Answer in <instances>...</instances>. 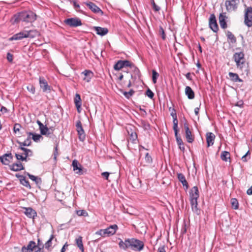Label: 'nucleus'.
Wrapping results in <instances>:
<instances>
[{
  "instance_id": "e433bc0d",
  "label": "nucleus",
  "mask_w": 252,
  "mask_h": 252,
  "mask_svg": "<svg viewBox=\"0 0 252 252\" xmlns=\"http://www.w3.org/2000/svg\"><path fill=\"white\" fill-rule=\"evenodd\" d=\"M175 118H173V129L175 132V134L177 135V133H178V120L177 116H174Z\"/></svg>"
},
{
  "instance_id": "69168bd1",
  "label": "nucleus",
  "mask_w": 252,
  "mask_h": 252,
  "mask_svg": "<svg viewBox=\"0 0 252 252\" xmlns=\"http://www.w3.org/2000/svg\"><path fill=\"white\" fill-rule=\"evenodd\" d=\"M103 178L106 180H108L109 176V173L107 172H104L101 174Z\"/></svg>"
},
{
  "instance_id": "bb28decb",
  "label": "nucleus",
  "mask_w": 252,
  "mask_h": 252,
  "mask_svg": "<svg viewBox=\"0 0 252 252\" xmlns=\"http://www.w3.org/2000/svg\"><path fill=\"white\" fill-rule=\"evenodd\" d=\"M178 179L179 181L182 183L183 186L186 187V189L189 188L188 183L186 179L185 176L182 173L178 174Z\"/></svg>"
},
{
  "instance_id": "6ab92c4d",
  "label": "nucleus",
  "mask_w": 252,
  "mask_h": 252,
  "mask_svg": "<svg viewBox=\"0 0 252 252\" xmlns=\"http://www.w3.org/2000/svg\"><path fill=\"white\" fill-rule=\"evenodd\" d=\"M93 28L97 34L101 36H104L107 34L108 32V30L107 28L94 27Z\"/></svg>"
},
{
  "instance_id": "3c124183",
  "label": "nucleus",
  "mask_w": 252,
  "mask_h": 252,
  "mask_svg": "<svg viewBox=\"0 0 252 252\" xmlns=\"http://www.w3.org/2000/svg\"><path fill=\"white\" fill-rule=\"evenodd\" d=\"M31 138L33 139V140L36 142H37L39 141L41 138H42V136L40 134L34 133L33 136L31 137Z\"/></svg>"
},
{
  "instance_id": "4c0bfd02",
  "label": "nucleus",
  "mask_w": 252,
  "mask_h": 252,
  "mask_svg": "<svg viewBox=\"0 0 252 252\" xmlns=\"http://www.w3.org/2000/svg\"><path fill=\"white\" fill-rule=\"evenodd\" d=\"M21 150L24 152L23 155H24L25 156L28 157L29 158V157H32L33 156V152L30 149L21 148Z\"/></svg>"
},
{
  "instance_id": "393cba45",
  "label": "nucleus",
  "mask_w": 252,
  "mask_h": 252,
  "mask_svg": "<svg viewBox=\"0 0 252 252\" xmlns=\"http://www.w3.org/2000/svg\"><path fill=\"white\" fill-rule=\"evenodd\" d=\"M74 103L77 108L78 112H80V108L82 105L80 95L78 94H76L74 97Z\"/></svg>"
},
{
  "instance_id": "49530a36",
  "label": "nucleus",
  "mask_w": 252,
  "mask_h": 252,
  "mask_svg": "<svg viewBox=\"0 0 252 252\" xmlns=\"http://www.w3.org/2000/svg\"><path fill=\"white\" fill-rule=\"evenodd\" d=\"M145 160L147 164H150L153 161V159L149 153H146L145 157Z\"/></svg>"
},
{
  "instance_id": "79ce46f5",
  "label": "nucleus",
  "mask_w": 252,
  "mask_h": 252,
  "mask_svg": "<svg viewBox=\"0 0 252 252\" xmlns=\"http://www.w3.org/2000/svg\"><path fill=\"white\" fill-rule=\"evenodd\" d=\"M231 203L232 207L234 209L236 210V209H238L239 203H238V201L237 199H236V198H232L231 199Z\"/></svg>"
},
{
  "instance_id": "f8f14e48",
  "label": "nucleus",
  "mask_w": 252,
  "mask_h": 252,
  "mask_svg": "<svg viewBox=\"0 0 252 252\" xmlns=\"http://www.w3.org/2000/svg\"><path fill=\"white\" fill-rule=\"evenodd\" d=\"M72 166L73 167V171H76V173L80 175L84 174V169L82 168V165L80 164L78 161L74 159L73 160L72 163Z\"/></svg>"
},
{
  "instance_id": "c85d7f7f",
  "label": "nucleus",
  "mask_w": 252,
  "mask_h": 252,
  "mask_svg": "<svg viewBox=\"0 0 252 252\" xmlns=\"http://www.w3.org/2000/svg\"><path fill=\"white\" fill-rule=\"evenodd\" d=\"M185 94L189 99H192L194 98V93L192 89L189 86H187L186 87Z\"/></svg>"
},
{
  "instance_id": "0eeeda50",
  "label": "nucleus",
  "mask_w": 252,
  "mask_h": 252,
  "mask_svg": "<svg viewBox=\"0 0 252 252\" xmlns=\"http://www.w3.org/2000/svg\"><path fill=\"white\" fill-rule=\"evenodd\" d=\"M64 23L71 28H75L82 25L81 20L77 17L66 19L64 20Z\"/></svg>"
},
{
  "instance_id": "c03bdc74",
  "label": "nucleus",
  "mask_w": 252,
  "mask_h": 252,
  "mask_svg": "<svg viewBox=\"0 0 252 252\" xmlns=\"http://www.w3.org/2000/svg\"><path fill=\"white\" fill-rule=\"evenodd\" d=\"M159 76V74L155 70H152V81L154 84L157 83V78Z\"/></svg>"
},
{
  "instance_id": "58836bf2",
  "label": "nucleus",
  "mask_w": 252,
  "mask_h": 252,
  "mask_svg": "<svg viewBox=\"0 0 252 252\" xmlns=\"http://www.w3.org/2000/svg\"><path fill=\"white\" fill-rule=\"evenodd\" d=\"M124 68L122 60H119L114 65V69L116 70H120Z\"/></svg>"
},
{
  "instance_id": "052dcab7",
  "label": "nucleus",
  "mask_w": 252,
  "mask_h": 252,
  "mask_svg": "<svg viewBox=\"0 0 252 252\" xmlns=\"http://www.w3.org/2000/svg\"><path fill=\"white\" fill-rule=\"evenodd\" d=\"M44 245L42 244L40 240L38 239L37 240V245H36V247H37L38 249H40V250H43Z\"/></svg>"
},
{
  "instance_id": "f3484780",
  "label": "nucleus",
  "mask_w": 252,
  "mask_h": 252,
  "mask_svg": "<svg viewBox=\"0 0 252 252\" xmlns=\"http://www.w3.org/2000/svg\"><path fill=\"white\" fill-rule=\"evenodd\" d=\"M36 247V245L35 242L31 241L29 242L27 246H23L22 248V252H32L33 249Z\"/></svg>"
},
{
  "instance_id": "5fc2aeb1",
  "label": "nucleus",
  "mask_w": 252,
  "mask_h": 252,
  "mask_svg": "<svg viewBox=\"0 0 252 252\" xmlns=\"http://www.w3.org/2000/svg\"><path fill=\"white\" fill-rule=\"evenodd\" d=\"M145 94L151 99H153L154 96V93L150 89H147Z\"/></svg>"
},
{
  "instance_id": "cd10ccee",
  "label": "nucleus",
  "mask_w": 252,
  "mask_h": 252,
  "mask_svg": "<svg viewBox=\"0 0 252 252\" xmlns=\"http://www.w3.org/2000/svg\"><path fill=\"white\" fill-rule=\"evenodd\" d=\"M130 68L133 72V74L131 75V78H134V79L137 78H139L140 77V73L138 68L135 66L134 64H133V66H132Z\"/></svg>"
},
{
  "instance_id": "a19ab883",
  "label": "nucleus",
  "mask_w": 252,
  "mask_h": 252,
  "mask_svg": "<svg viewBox=\"0 0 252 252\" xmlns=\"http://www.w3.org/2000/svg\"><path fill=\"white\" fill-rule=\"evenodd\" d=\"M251 158V152L250 151H248L241 158V160L244 162H246L250 159Z\"/></svg>"
},
{
  "instance_id": "f03ea898",
  "label": "nucleus",
  "mask_w": 252,
  "mask_h": 252,
  "mask_svg": "<svg viewBox=\"0 0 252 252\" xmlns=\"http://www.w3.org/2000/svg\"><path fill=\"white\" fill-rule=\"evenodd\" d=\"M36 19V15L32 11H23L14 15L13 17L14 22L18 23L20 21L26 22H33Z\"/></svg>"
},
{
  "instance_id": "4468645a",
  "label": "nucleus",
  "mask_w": 252,
  "mask_h": 252,
  "mask_svg": "<svg viewBox=\"0 0 252 252\" xmlns=\"http://www.w3.org/2000/svg\"><path fill=\"white\" fill-rule=\"evenodd\" d=\"M184 127L185 129L186 138L188 142L191 143L194 139V136L192 135L191 131L189 130V127L187 123H185Z\"/></svg>"
},
{
  "instance_id": "338daca9",
  "label": "nucleus",
  "mask_w": 252,
  "mask_h": 252,
  "mask_svg": "<svg viewBox=\"0 0 252 252\" xmlns=\"http://www.w3.org/2000/svg\"><path fill=\"white\" fill-rule=\"evenodd\" d=\"M158 252H166L165 246H163L158 248Z\"/></svg>"
},
{
  "instance_id": "7c9ffc66",
  "label": "nucleus",
  "mask_w": 252,
  "mask_h": 252,
  "mask_svg": "<svg viewBox=\"0 0 252 252\" xmlns=\"http://www.w3.org/2000/svg\"><path fill=\"white\" fill-rule=\"evenodd\" d=\"M25 32L27 37L34 38L39 34L38 32L36 30H30Z\"/></svg>"
},
{
  "instance_id": "c756f323",
  "label": "nucleus",
  "mask_w": 252,
  "mask_h": 252,
  "mask_svg": "<svg viewBox=\"0 0 252 252\" xmlns=\"http://www.w3.org/2000/svg\"><path fill=\"white\" fill-rule=\"evenodd\" d=\"M175 136L176 137L177 143L179 146V149L183 152H184L185 148L183 142L181 139V138L178 136V133H177V135L175 134Z\"/></svg>"
},
{
  "instance_id": "a878e982",
  "label": "nucleus",
  "mask_w": 252,
  "mask_h": 252,
  "mask_svg": "<svg viewBox=\"0 0 252 252\" xmlns=\"http://www.w3.org/2000/svg\"><path fill=\"white\" fill-rule=\"evenodd\" d=\"M228 75L231 81L234 82H242L243 81L239 77L238 74L233 72H229Z\"/></svg>"
},
{
  "instance_id": "bf43d9fd",
  "label": "nucleus",
  "mask_w": 252,
  "mask_h": 252,
  "mask_svg": "<svg viewBox=\"0 0 252 252\" xmlns=\"http://www.w3.org/2000/svg\"><path fill=\"white\" fill-rule=\"evenodd\" d=\"M17 143L19 145V147L18 148L19 149L21 150V148H25L24 146H28V144L24 142H20L18 140L17 141Z\"/></svg>"
},
{
  "instance_id": "09e8293b",
  "label": "nucleus",
  "mask_w": 252,
  "mask_h": 252,
  "mask_svg": "<svg viewBox=\"0 0 252 252\" xmlns=\"http://www.w3.org/2000/svg\"><path fill=\"white\" fill-rule=\"evenodd\" d=\"M122 63H123L124 68L126 67H129L131 68V67L133 66V64L128 60H122Z\"/></svg>"
},
{
  "instance_id": "aec40b11",
  "label": "nucleus",
  "mask_w": 252,
  "mask_h": 252,
  "mask_svg": "<svg viewBox=\"0 0 252 252\" xmlns=\"http://www.w3.org/2000/svg\"><path fill=\"white\" fill-rule=\"evenodd\" d=\"M9 168L11 170L14 171H19L24 169V167L23 164L19 161L10 165Z\"/></svg>"
},
{
  "instance_id": "9b49d317",
  "label": "nucleus",
  "mask_w": 252,
  "mask_h": 252,
  "mask_svg": "<svg viewBox=\"0 0 252 252\" xmlns=\"http://www.w3.org/2000/svg\"><path fill=\"white\" fill-rule=\"evenodd\" d=\"M127 132L130 136V139L132 142L134 143L137 138V135L135 131V128L132 126H129L126 128Z\"/></svg>"
},
{
  "instance_id": "de8ad7c7",
  "label": "nucleus",
  "mask_w": 252,
  "mask_h": 252,
  "mask_svg": "<svg viewBox=\"0 0 252 252\" xmlns=\"http://www.w3.org/2000/svg\"><path fill=\"white\" fill-rule=\"evenodd\" d=\"M27 90L32 93V94H34L35 92V89L34 86L32 84H29L27 86Z\"/></svg>"
},
{
  "instance_id": "864d4df0",
  "label": "nucleus",
  "mask_w": 252,
  "mask_h": 252,
  "mask_svg": "<svg viewBox=\"0 0 252 252\" xmlns=\"http://www.w3.org/2000/svg\"><path fill=\"white\" fill-rule=\"evenodd\" d=\"M58 143L56 144V146L54 148V159L55 161L57 160V157L58 155H59L58 152Z\"/></svg>"
},
{
  "instance_id": "0e129e2a",
  "label": "nucleus",
  "mask_w": 252,
  "mask_h": 252,
  "mask_svg": "<svg viewBox=\"0 0 252 252\" xmlns=\"http://www.w3.org/2000/svg\"><path fill=\"white\" fill-rule=\"evenodd\" d=\"M31 137H28L24 141L25 143L28 144V146H29L32 144Z\"/></svg>"
},
{
  "instance_id": "e2e57ef3",
  "label": "nucleus",
  "mask_w": 252,
  "mask_h": 252,
  "mask_svg": "<svg viewBox=\"0 0 252 252\" xmlns=\"http://www.w3.org/2000/svg\"><path fill=\"white\" fill-rule=\"evenodd\" d=\"M73 6H74V8H75V9L80 12H82V10L77 9L78 8L80 7V5L78 4H77L75 1H73Z\"/></svg>"
},
{
  "instance_id": "a18cd8bd",
  "label": "nucleus",
  "mask_w": 252,
  "mask_h": 252,
  "mask_svg": "<svg viewBox=\"0 0 252 252\" xmlns=\"http://www.w3.org/2000/svg\"><path fill=\"white\" fill-rule=\"evenodd\" d=\"M134 92L132 89H131L129 92H124L123 94L126 98L129 99L134 94Z\"/></svg>"
},
{
  "instance_id": "4d7b16f0",
  "label": "nucleus",
  "mask_w": 252,
  "mask_h": 252,
  "mask_svg": "<svg viewBox=\"0 0 252 252\" xmlns=\"http://www.w3.org/2000/svg\"><path fill=\"white\" fill-rule=\"evenodd\" d=\"M151 3L152 4V5H153V9L156 11V12H158V11L159 10H160V7L159 6H158L155 2L154 1V0H152V1H151Z\"/></svg>"
},
{
  "instance_id": "9d476101",
  "label": "nucleus",
  "mask_w": 252,
  "mask_h": 252,
  "mask_svg": "<svg viewBox=\"0 0 252 252\" xmlns=\"http://www.w3.org/2000/svg\"><path fill=\"white\" fill-rule=\"evenodd\" d=\"M13 156L11 153L5 154L0 156V161L4 165H9L13 159Z\"/></svg>"
},
{
  "instance_id": "b1692460",
  "label": "nucleus",
  "mask_w": 252,
  "mask_h": 252,
  "mask_svg": "<svg viewBox=\"0 0 252 252\" xmlns=\"http://www.w3.org/2000/svg\"><path fill=\"white\" fill-rule=\"evenodd\" d=\"M118 229V226L117 224H113L108 227L106 229L108 232V237L113 235L116 232V231Z\"/></svg>"
},
{
  "instance_id": "5701e85b",
  "label": "nucleus",
  "mask_w": 252,
  "mask_h": 252,
  "mask_svg": "<svg viewBox=\"0 0 252 252\" xmlns=\"http://www.w3.org/2000/svg\"><path fill=\"white\" fill-rule=\"evenodd\" d=\"M23 38H27L25 32H21L19 33L14 34L9 40L10 41L21 40Z\"/></svg>"
},
{
  "instance_id": "72a5a7b5",
  "label": "nucleus",
  "mask_w": 252,
  "mask_h": 252,
  "mask_svg": "<svg viewBox=\"0 0 252 252\" xmlns=\"http://www.w3.org/2000/svg\"><path fill=\"white\" fill-rule=\"evenodd\" d=\"M39 129L41 135L49 136L51 134V132L50 131V129L46 126H44L43 127H41Z\"/></svg>"
},
{
  "instance_id": "f704fd0d",
  "label": "nucleus",
  "mask_w": 252,
  "mask_h": 252,
  "mask_svg": "<svg viewBox=\"0 0 252 252\" xmlns=\"http://www.w3.org/2000/svg\"><path fill=\"white\" fill-rule=\"evenodd\" d=\"M29 178L32 180L34 181L36 184H40L41 183V179L40 178H38L34 175H31L29 173H26Z\"/></svg>"
},
{
  "instance_id": "2eb2a0df",
  "label": "nucleus",
  "mask_w": 252,
  "mask_h": 252,
  "mask_svg": "<svg viewBox=\"0 0 252 252\" xmlns=\"http://www.w3.org/2000/svg\"><path fill=\"white\" fill-rule=\"evenodd\" d=\"M85 4L94 13H99L103 15V12L96 5L92 2H86Z\"/></svg>"
},
{
  "instance_id": "dca6fc26",
  "label": "nucleus",
  "mask_w": 252,
  "mask_h": 252,
  "mask_svg": "<svg viewBox=\"0 0 252 252\" xmlns=\"http://www.w3.org/2000/svg\"><path fill=\"white\" fill-rule=\"evenodd\" d=\"M25 210L24 213L25 215L29 218L34 219L37 216L36 212L31 207H23Z\"/></svg>"
},
{
  "instance_id": "680f3d73",
  "label": "nucleus",
  "mask_w": 252,
  "mask_h": 252,
  "mask_svg": "<svg viewBox=\"0 0 252 252\" xmlns=\"http://www.w3.org/2000/svg\"><path fill=\"white\" fill-rule=\"evenodd\" d=\"M6 58L9 62L12 63L13 61V55L10 53H7Z\"/></svg>"
},
{
  "instance_id": "4be33fe9",
  "label": "nucleus",
  "mask_w": 252,
  "mask_h": 252,
  "mask_svg": "<svg viewBox=\"0 0 252 252\" xmlns=\"http://www.w3.org/2000/svg\"><path fill=\"white\" fill-rule=\"evenodd\" d=\"M82 74L84 75V77L83 79V80L87 82H89L94 76L93 72L90 70H85L82 72Z\"/></svg>"
},
{
  "instance_id": "473e14b6",
  "label": "nucleus",
  "mask_w": 252,
  "mask_h": 252,
  "mask_svg": "<svg viewBox=\"0 0 252 252\" xmlns=\"http://www.w3.org/2000/svg\"><path fill=\"white\" fill-rule=\"evenodd\" d=\"M76 244L82 252H84V249L82 243V237L79 236L75 239Z\"/></svg>"
},
{
  "instance_id": "2f4dec72",
  "label": "nucleus",
  "mask_w": 252,
  "mask_h": 252,
  "mask_svg": "<svg viewBox=\"0 0 252 252\" xmlns=\"http://www.w3.org/2000/svg\"><path fill=\"white\" fill-rule=\"evenodd\" d=\"M226 34L228 40H230L232 43L234 44L236 42V38L231 32L227 31Z\"/></svg>"
},
{
  "instance_id": "8fccbe9b",
  "label": "nucleus",
  "mask_w": 252,
  "mask_h": 252,
  "mask_svg": "<svg viewBox=\"0 0 252 252\" xmlns=\"http://www.w3.org/2000/svg\"><path fill=\"white\" fill-rule=\"evenodd\" d=\"M159 28V34L161 35L162 39L163 40H165L166 38V35L163 28L161 26H160Z\"/></svg>"
},
{
  "instance_id": "1a4fd4ad",
  "label": "nucleus",
  "mask_w": 252,
  "mask_h": 252,
  "mask_svg": "<svg viewBox=\"0 0 252 252\" xmlns=\"http://www.w3.org/2000/svg\"><path fill=\"white\" fill-rule=\"evenodd\" d=\"M209 28L214 32H217L219 27L217 22L216 16L214 14H211L209 19Z\"/></svg>"
},
{
  "instance_id": "39448f33",
  "label": "nucleus",
  "mask_w": 252,
  "mask_h": 252,
  "mask_svg": "<svg viewBox=\"0 0 252 252\" xmlns=\"http://www.w3.org/2000/svg\"><path fill=\"white\" fill-rule=\"evenodd\" d=\"M240 3V0H226L225 5L226 9L228 12L237 10Z\"/></svg>"
},
{
  "instance_id": "f257e3e1",
  "label": "nucleus",
  "mask_w": 252,
  "mask_h": 252,
  "mask_svg": "<svg viewBox=\"0 0 252 252\" xmlns=\"http://www.w3.org/2000/svg\"><path fill=\"white\" fill-rule=\"evenodd\" d=\"M119 247L124 250L131 249L135 251H140L144 248V243L135 238L126 239L124 241L121 240L119 243Z\"/></svg>"
},
{
  "instance_id": "6e6d98bb",
  "label": "nucleus",
  "mask_w": 252,
  "mask_h": 252,
  "mask_svg": "<svg viewBox=\"0 0 252 252\" xmlns=\"http://www.w3.org/2000/svg\"><path fill=\"white\" fill-rule=\"evenodd\" d=\"M21 127V125L19 124L16 123L14 125L13 127V131L15 133H16L17 131H19Z\"/></svg>"
},
{
  "instance_id": "7ed1b4c3",
  "label": "nucleus",
  "mask_w": 252,
  "mask_h": 252,
  "mask_svg": "<svg viewBox=\"0 0 252 252\" xmlns=\"http://www.w3.org/2000/svg\"><path fill=\"white\" fill-rule=\"evenodd\" d=\"M199 196L198 188L194 186L189 191L190 202L193 212L198 214L199 210L197 208V199Z\"/></svg>"
},
{
  "instance_id": "412c9836",
  "label": "nucleus",
  "mask_w": 252,
  "mask_h": 252,
  "mask_svg": "<svg viewBox=\"0 0 252 252\" xmlns=\"http://www.w3.org/2000/svg\"><path fill=\"white\" fill-rule=\"evenodd\" d=\"M215 135L212 132H207L206 133V141L207 147H209L214 144Z\"/></svg>"
},
{
  "instance_id": "603ef678",
  "label": "nucleus",
  "mask_w": 252,
  "mask_h": 252,
  "mask_svg": "<svg viewBox=\"0 0 252 252\" xmlns=\"http://www.w3.org/2000/svg\"><path fill=\"white\" fill-rule=\"evenodd\" d=\"M76 214L79 216H87L88 213L84 210H78L76 211Z\"/></svg>"
},
{
  "instance_id": "c9c22d12",
  "label": "nucleus",
  "mask_w": 252,
  "mask_h": 252,
  "mask_svg": "<svg viewBox=\"0 0 252 252\" xmlns=\"http://www.w3.org/2000/svg\"><path fill=\"white\" fill-rule=\"evenodd\" d=\"M221 159L225 161H227V159L230 158V153L227 151H223L220 155Z\"/></svg>"
},
{
  "instance_id": "ea45409f",
  "label": "nucleus",
  "mask_w": 252,
  "mask_h": 252,
  "mask_svg": "<svg viewBox=\"0 0 252 252\" xmlns=\"http://www.w3.org/2000/svg\"><path fill=\"white\" fill-rule=\"evenodd\" d=\"M54 237H55L53 234L51 235L49 239L46 242V243L45 244V245L44 246L45 247V249H46L47 250H49V248L52 246V241L54 239Z\"/></svg>"
},
{
  "instance_id": "6e6552de",
  "label": "nucleus",
  "mask_w": 252,
  "mask_h": 252,
  "mask_svg": "<svg viewBox=\"0 0 252 252\" xmlns=\"http://www.w3.org/2000/svg\"><path fill=\"white\" fill-rule=\"evenodd\" d=\"M76 130L78 135V138L80 141L83 142L86 138V134L83 128L82 123L80 120L76 122Z\"/></svg>"
},
{
  "instance_id": "a211bd4d",
  "label": "nucleus",
  "mask_w": 252,
  "mask_h": 252,
  "mask_svg": "<svg viewBox=\"0 0 252 252\" xmlns=\"http://www.w3.org/2000/svg\"><path fill=\"white\" fill-rule=\"evenodd\" d=\"M225 13H220L219 15V19L220 27L223 29H225L227 27V23L225 21L226 18Z\"/></svg>"
},
{
  "instance_id": "423d86ee",
  "label": "nucleus",
  "mask_w": 252,
  "mask_h": 252,
  "mask_svg": "<svg viewBox=\"0 0 252 252\" xmlns=\"http://www.w3.org/2000/svg\"><path fill=\"white\" fill-rule=\"evenodd\" d=\"M244 23L248 27L252 26V7H248L245 9Z\"/></svg>"
},
{
  "instance_id": "774afa93",
  "label": "nucleus",
  "mask_w": 252,
  "mask_h": 252,
  "mask_svg": "<svg viewBox=\"0 0 252 252\" xmlns=\"http://www.w3.org/2000/svg\"><path fill=\"white\" fill-rule=\"evenodd\" d=\"M247 194L248 195H252V186L247 190Z\"/></svg>"
},
{
  "instance_id": "13d9d810",
  "label": "nucleus",
  "mask_w": 252,
  "mask_h": 252,
  "mask_svg": "<svg viewBox=\"0 0 252 252\" xmlns=\"http://www.w3.org/2000/svg\"><path fill=\"white\" fill-rule=\"evenodd\" d=\"M187 226L186 223H184V224L182 225V227L181 230V234L182 235H184L186 233L187 230Z\"/></svg>"
},
{
  "instance_id": "20e7f679",
  "label": "nucleus",
  "mask_w": 252,
  "mask_h": 252,
  "mask_svg": "<svg viewBox=\"0 0 252 252\" xmlns=\"http://www.w3.org/2000/svg\"><path fill=\"white\" fill-rule=\"evenodd\" d=\"M233 58L236 63L237 67L242 69L245 63V54L244 52H240L234 53Z\"/></svg>"
},
{
  "instance_id": "37998d69",
  "label": "nucleus",
  "mask_w": 252,
  "mask_h": 252,
  "mask_svg": "<svg viewBox=\"0 0 252 252\" xmlns=\"http://www.w3.org/2000/svg\"><path fill=\"white\" fill-rule=\"evenodd\" d=\"M20 183L23 186L28 188H31L29 181L26 180V177L25 176H24L23 178L20 179Z\"/></svg>"
},
{
  "instance_id": "ddd939ff",
  "label": "nucleus",
  "mask_w": 252,
  "mask_h": 252,
  "mask_svg": "<svg viewBox=\"0 0 252 252\" xmlns=\"http://www.w3.org/2000/svg\"><path fill=\"white\" fill-rule=\"evenodd\" d=\"M39 85L40 88L42 89L43 92H46L47 91L50 92L51 90V87L48 85L47 81L43 77H39Z\"/></svg>"
}]
</instances>
